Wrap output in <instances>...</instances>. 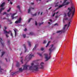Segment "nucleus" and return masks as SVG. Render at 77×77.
Listing matches in <instances>:
<instances>
[{"label":"nucleus","mask_w":77,"mask_h":77,"mask_svg":"<svg viewBox=\"0 0 77 77\" xmlns=\"http://www.w3.org/2000/svg\"><path fill=\"white\" fill-rule=\"evenodd\" d=\"M0 42L1 44L2 45L3 47V46H4V42H3V40H2V38H0Z\"/></svg>","instance_id":"f8f14e48"},{"label":"nucleus","mask_w":77,"mask_h":77,"mask_svg":"<svg viewBox=\"0 0 77 77\" xmlns=\"http://www.w3.org/2000/svg\"><path fill=\"white\" fill-rule=\"evenodd\" d=\"M32 20V18H30L29 19V20H28V23H30V20Z\"/></svg>","instance_id":"2f4dec72"},{"label":"nucleus","mask_w":77,"mask_h":77,"mask_svg":"<svg viewBox=\"0 0 77 77\" xmlns=\"http://www.w3.org/2000/svg\"><path fill=\"white\" fill-rule=\"evenodd\" d=\"M34 65V63H31V65L32 66H33V65Z\"/></svg>","instance_id":"09e8293b"},{"label":"nucleus","mask_w":77,"mask_h":77,"mask_svg":"<svg viewBox=\"0 0 77 77\" xmlns=\"http://www.w3.org/2000/svg\"><path fill=\"white\" fill-rule=\"evenodd\" d=\"M21 17L19 18V20L17 21H16L15 22V23L18 24V23H21Z\"/></svg>","instance_id":"1a4fd4ad"},{"label":"nucleus","mask_w":77,"mask_h":77,"mask_svg":"<svg viewBox=\"0 0 77 77\" xmlns=\"http://www.w3.org/2000/svg\"><path fill=\"white\" fill-rule=\"evenodd\" d=\"M23 37L24 38H26V34H23Z\"/></svg>","instance_id":"473e14b6"},{"label":"nucleus","mask_w":77,"mask_h":77,"mask_svg":"<svg viewBox=\"0 0 77 77\" xmlns=\"http://www.w3.org/2000/svg\"><path fill=\"white\" fill-rule=\"evenodd\" d=\"M51 9V7H50V8H49V10H50V9Z\"/></svg>","instance_id":"680f3d73"},{"label":"nucleus","mask_w":77,"mask_h":77,"mask_svg":"<svg viewBox=\"0 0 77 77\" xmlns=\"http://www.w3.org/2000/svg\"><path fill=\"white\" fill-rule=\"evenodd\" d=\"M36 13H35V14H33V16H36Z\"/></svg>","instance_id":"79ce46f5"},{"label":"nucleus","mask_w":77,"mask_h":77,"mask_svg":"<svg viewBox=\"0 0 77 77\" xmlns=\"http://www.w3.org/2000/svg\"><path fill=\"white\" fill-rule=\"evenodd\" d=\"M11 8H10L9 9L7 10V12H10V11H11Z\"/></svg>","instance_id":"7c9ffc66"},{"label":"nucleus","mask_w":77,"mask_h":77,"mask_svg":"<svg viewBox=\"0 0 77 77\" xmlns=\"http://www.w3.org/2000/svg\"><path fill=\"white\" fill-rule=\"evenodd\" d=\"M37 47V45H35V46L34 47V48L32 49V51H34L36 48Z\"/></svg>","instance_id":"6ab92c4d"},{"label":"nucleus","mask_w":77,"mask_h":77,"mask_svg":"<svg viewBox=\"0 0 77 77\" xmlns=\"http://www.w3.org/2000/svg\"><path fill=\"white\" fill-rule=\"evenodd\" d=\"M2 56H1V57H2V56H3V55H4V54H5V52H2Z\"/></svg>","instance_id":"c85d7f7f"},{"label":"nucleus","mask_w":77,"mask_h":77,"mask_svg":"<svg viewBox=\"0 0 77 77\" xmlns=\"http://www.w3.org/2000/svg\"><path fill=\"white\" fill-rule=\"evenodd\" d=\"M27 29L25 28V29H24V31H25V32H26V31H27Z\"/></svg>","instance_id":"c03bdc74"},{"label":"nucleus","mask_w":77,"mask_h":77,"mask_svg":"<svg viewBox=\"0 0 77 77\" xmlns=\"http://www.w3.org/2000/svg\"><path fill=\"white\" fill-rule=\"evenodd\" d=\"M17 8L18 9H19V10L20 11V12L21 11V10H20V5H18L17 7Z\"/></svg>","instance_id":"412c9836"},{"label":"nucleus","mask_w":77,"mask_h":77,"mask_svg":"<svg viewBox=\"0 0 77 77\" xmlns=\"http://www.w3.org/2000/svg\"><path fill=\"white\" fill-rule=\"evenodd\" d=\"M6 36L7 38H8V35H7V34H6Z\"/></svg>","instance_id":"a18cd8bd"},{"label":"nucleus","mask_w":77,"mask_h":77,"mask_svg":"<svg viewBox=\"0 0 77 77\" xmlns=\"http://www.w3.org/2000/svg\"><path fill=\"white\" fill-rule=\"evenodd\" d=\"M10 4H11V5H12L13 3H12V2H10Z\"/></svg>","instance_id":"3c124183"},{"label":"nucleus","mask_w":77,"mask_h":77,"mask_svg":"<svg viewBox=\"0 0 77 77\" xmlns=\"http://www.w3.org/2000/svg\"><path fill=\"white\" fill-rule=\"evenodd\" d=\"M6 19V17H4L3 18V20H5V19Z\"/></svg>","instance_id":"e2e57ef3"},{"label":"nucleus","mask_w":77,"mask_h":77,"mask_svg":"<svg viewBox=\"0 0 77 77\" xmlns=\"http://www.w3.org/2000/svg\"><path fill=\"white\" fill-rule=\"evenodd\" d=\"M28 43L29 46V47H30V46H31V42H28Z\"/></svg>","instance_id":"4be33fe9"},{"label":"nucleus","mask_w":77,"mask_h":77,"mask_svg":"<svg viewBox=\"0 0 77 77\" xmlns=\"http://www.w3.org/2000/svg\"><path fill=\"white\" fill-rule=\"evenodd\" d=\"M23 59H22L20 61L22 63H23Z\"/></svg>","instance_id":"f704fd0d"},{"label":"nucleus","mask_w":77,"mask_h":77,"mask_svg":"<svg viewBox=\"0 0 77 77\" xmlns=\"http://www.w3.org/2000/svg\"><path fill=\"white\" fill-rule=\"evenodd\" d=\"M0 28H1V29L2 28V26L1 25H0Z\"/></svg>","instance_id":"4d7b16f0"},{"label":"nucleus","mask_w":77,"mask_h":77,"mask_svg":"<svg viewBox=\"0 0 77 77\" xmlns=\"http://www.w3.org/2000/svg\"><path fill=\"white\" fill-rule=\"evenodd\" d=\"M49 43H50V41H49L48 42V43L47 45L46 46V47H48V46L49 45Z\"/></svg>","instance_id":"b1692460"},{"label":"nucleus","mask_w":77,"mask_h":77,"mask_svg":"<svg viewBox=\"0 0 77 77\" xmlns=\"http://www.w3.org/2000/svg\"><path fill=\"white\" fill-rule=\"evenodd\" d=\"M40 14V12H38V15H39Z\"/></svg>","instance_id":"338daca9"},{"label":"nucleus","mask_w":77,"mask_h":77,"mask_svg":"<svg viewBox=\"0 0 77 77\" xmlns=\"http://www.w3.org/2000/svg\"><path fill=\"white\" fill-rule=\"evenodd\" d=\"M22 53H23L21 52V53L20 54V55H21V54H22Z\"/></svg>","instance_id":"bf43d9fd"},{"label":"nucleus","mask_w":77,"mask_h":77,"mask_svg":"<svg viewBox=\"0 0 77 77\" xmlns=\"http://www.w3.org/2000/svg\"><path fill=\"white\" fill-rule=\"evenodd\" d=\"M29 66L27 65H24L23 66V70L24 69L25 70H27V68Z\"/></svg>","instance_id":"9b49d317"},{"label":"nucleus","mask_w":77,"mask_h":77,"mask_svg":"<svg viewBox=\"0 0 77 77\" xmlns=\"http://www.w3.org/2000/svg\"><path fill=\"white\" fill-rule=\"evenodd\" d=\"M68 19V17H67L66 18H64V20H67Z\"/></svg>","instance_id":"c9c22d12"},{"label":"nucleus","mask_w":77,"mask_h":77,"mask_svg":"<svg viewBox=\"0 0 77 77\" xmlns=\"http://www.w3.org/2000/svg\"><path fill=\"white\" fill-rule=\"evenodd\" d=\"M69 22L68 24V26H67V28H68L70 26V24H71V19H69Z\"/></svg>","instance_id":"ddd939ff"},{"label":"nucleus","mask_w":77,"mask_h":77,"mask_svg":"<svg viewBox=\"0 0 77 77\" xmlns=\"http://www.w3.org/2000/svg\"><path fill=\"white\" fill-rule=\"evenodd\" d=\"M16 14H17V13L11 15V18H12V19L13 20L14 19H16V18L18 17V16H16L15 17H14V15H16Z\"/></svg>","instance_id":"9d476101"},{"label":"nucleus","mask_w":77,"mask_h":77,"mask_svg":"<svg viewBox=\"0 0 77 77\" xmlns=\"http://www.w3.org/2000/svg\"><path fill=\"white\" fill-rule=\"evenodd\" d=\"M58 17V16H55V18H57Z\"/></svg>","instance_id":"69168bd1"},{"label":"nucleus","mask_w":77,"mask_h":77,"mask_svg":"<svg viewBox=\"0 0 77 77\" xmlns=\"http://www.w3.org/2000/svg\"><path fill=\"white\" fill-rule=\"evenodd\" d=\"M57 23H55L54 25V26H56V25H57Z\"/></svg>","instance_id":"13d9d810"},{"label":"nucleus","mask_w":77,"mask_h":77,"mask_svg":"<svg viewBox=\"0 0 77 77\" xmlns=\"http://www.w3.org/2000/svg\"><path fill=\"white\" fill-rule=\"evenodd\" d=\"M8 2H9V1H10V0H7Z\"/></svg>","instance_id":"774afa93"},{"label":"nucleus","mask_w":77,"mask_h":77,"mask_svg":"<svg viewBox=\"0 0 77 77\" xmlns=\"http://www.w3.org/2000/svg\"><path fill=\"white\" fill-rule=\"evenodd\" d=\"M4 33H11V36H12V38H13V35L12 33V32L10 30L8 32L7 31L4 30Z\"/></svg>","instance_id":"6e6552de"},{"label":"nucleus","mask_w":77,"mask_h":77,"mask_svg":"<svg viewBox=\"0 0 77 77\" xmlns=\"http://www.w3.org/2000/svg\"><path fill=\"white\" fill-rule=\"evenodd\" d=\"M41 67H39V65H34L33 67L32 66L29 67V69L30 70H34L35 71H38L39 69H44V63H41L40 64Z\"/></svg>","instance_id":"f257e3e1"},{"label":"nucleus","mask_w":77,"mask_h":77,"mask_svg":"<svg viewBox=\"0 0 77 77\" xmlns=\"http://www.w3.org/2000/svg\"><path fill=\"white\" fill-rule=\"evenodd\" d=\"M59 12L57 11L56 13V14H58Z\"/></svg>","instance_id":"6e6d98bb"},{"label":"nucleus","mask_w":77,"mask_h":77,"mask_svg":"<svg viewBox=\"0 0 77 77\" xmlns=\"http://www.w3.org/2000/svg\"><path fill=\"white\" fill-rule=\"evenodd\" d=\"M4 28H5V29H7V27H6V26H5Z\"/></svg>","instance_id":"de8ad7c7"},{"label":"nucleus","mask_w":77,"mask_h":77,"mask_svg":"<svg viewBox=\"0 0 77 77\" xmlns=\"http://www.w3.org/2000/svg\"><path fill=\"white\" fill-rule=\"evenodd\" d=\"M64 19L63 20V23H65V21H64Z\"/></svg>","instance_id":"864d4df0"},{"label":"nucleus","mask_w":77,"mask_h":77,"mask_svg":"<svg viewBox=\"0 0 77 77\" xmlns=\"http://www.w3.org/2000/svg\"><path fill=\"white\" fill-rule=\"evenodd\" d=\"M35 25L36 26H37V25H38V23H37V22H36V21H35Z\"/></svg>","instance_id":"ea45409f"},{"label":"nucleus","mask_w":77,"mask_h":77,"mask_svg":"<svg viewBox=\"0 0 77 77\" xmlns=\"http://www.w3.org/2000/svg\"><path fill=\"white\" fill-rule=\"evenodd\" d=\"M5 5V2H3L1 5V7H3Z\"/></svg>","instance_id":"f3484780"},{"label":"nucleus","mask_w":77,"mask_h":77,"mask_svg":"<svg viewBox=\"0 0 77 77\" xmlns=\"http://www.w3.org/2000/svg\"><path fill=\"white\" fill-rule=\"evenodd\" d=\"M31 10V8H29L28 9V13H30V11Z\"/></svg>","instance_id":"a878e982"},{"label":"nucleus","mask_w":77,"mask_h":77,"mask_svg":"<svg viewBox=\"0 0 77 77\" xmlns=\"http://www.w3.org/2000/svg\"><path fill=\"white\" fill-rule=\"evenodd\" d=\"M67 25H65L64 26L63 29V30H62V31H58L57 32V33H62V32L64 33L65 32V29L66 28V26H67Z\"/></svg>","instance_id":"39448f33"},{"label":"nucleus","mask_w":77,"mask_h":77,"mask_svg":"<svg viewBox=\"0 0 77 77\" xmlns=\"http://www.w3.org/2000/svg\"><path fill=\"white\" fill-rule=\"evenodd\" d=\"M49 21H51V22H52V20H51V19H50V20H49Z\"/></svg>","instance_id":"8fccbe9b"},{"label":"nucleus","mask_w":77,"mask_h":77,"mask_svg":"<svg viewBox=\"0 0 77 77\" xmlns=\"http://www.w3.org/2000/svg\"><path fill=\"white\" fill-rule=\"evenodd\" d=\"M64 17H66V13H65L64 14Z\"/></svg>","instance_id":"72a5a7b5"},{"label":"nucleus","mask_w":77,"mask_h":77,"mask_svg":"<svg viewBox=\"0 0 77 77\" xmlns=\"http://www.w3.org/2000/svg\"><path fill=\"white\" fill-rule=\"evenodd\" d=\"M57 6H58V5H56L55 6V7H57Z\"/></svg>","instance_id":"49530a36"},{"label":"nucleus","mask_w":77,"mask_h":77,"mask_svg":"<svg viewBox=\"0 0 77 77\" xmlns=\"http://www.w3.org/2000/svg\"><path fill=\"white\" fill-rule=\"evenodd\" d=\"M23 70H24L23 69H22V68H19V71L20 72H23Z\"/></svg>","instance_id":"dca6fc26"},{"label":"nucleus","mask_w":77,"mask_h":77,"mask_svg":"<svg viewBox=\"0 0 77 77\" xmlns=\"http://www.w3.org/2000/svg\"><path fill=\"white\" fill-rule=\"evenodd\" d=\"M5 8H2L0 9V14L1 13V12L2 11H3V10H5Z\"/></svg>","instance_id":"a211bd4d"},{"label":"nucleus","mask_w":77,"mask_h":77,"mask_svg":"<svg viewBox=\"0 0 77 77\" xmlns=\"http://www.w3.org/2000/svg\"><path fill=\"white\" fill-rule=\"evenodd\" d=\"M65 3L64 4V5H68V4H69V2H67L65 4Z\"/></svg>","instance_id":"393cba45"},{"label":"nucleus","mask_w":77,"mask_h":77,"mask_svg":"<svg viewBox=\"0 0 77 77\" xmlns=\"http://www.w3.org/2000/svg\"><path fill=\"white\" fill-rule=\"evenodd\" d=\"M15 33V37L17 35V29H13Z\"/></svg>","instance_id":"2eb2a0df"},{"label":"nucleus","mask_w":77,"mask_h":77,"mask_svg":"<svg viewBox=\"0 0 77 77\" xmlns=\"http://www.w3.org/2000/svg\"><path fill=\"white\" fill-rule=\"evenodd\" d=\"M43 44H46V41L44 40L43 42Z\"/></svg>","instance_id":"e433bc0d"},{"label":"nucleus","mask_w":77,"mask_h":77,"mask_svg":"<svg viewBox=\"0 0 77 77\" xmlns=\"http://www.w3.org/2000/svg\"><path fill=\"white\" fill-rule=\"evenodd\" d=\"M23 46L25 49V50L24 52V53H26V51H27V48H26V45L24 44L23 45Z\"/></svg>","instance_id":"4468645a"},{"label":"nucleus","mask_w":77,"mask_h":77,"mask_svg":"<svg viewBox=\"0 0 77 77\" xmlns=\"http://www.w3.org/2000/svg\"><path fill=\"white\" fill-rule=\"evenodd\" d=\"M7 43L8 45H10V40H8L7 41Z\"/></svg>","instance_id":"cd10ccee"},{"label":"nucleus","mask_w":77,"mask_h":77,"mask_svg":"<svg viewBox=\"0 0 77 77\" xmlns=\"http://www.w3.org/2000/svg\"><path fill=\"white\" fill-rule=\"evenodd\" d=\"M38 54V55H39V56H40L41 57H42V54H40V53H37Z\"/></svg>","instance_id":"bb28decb"},{"label":"nucleus","mask_w":77,"mask_h":77,"mask_svg":"<svg viewBox=\"0 0 77 77\" xmlns=\"http://www.w3.org/2000/svg\"><path fill=\"white\" fill-rule=\"evenodd\" d=\"M31 8V9H35V8Z\"/></svg>","instance_id":"5fc2aeb1"},{"label":"nucleus","mask_w":77,"mask_h":77,"mask_svg":"<svg viewBox=\"0 0 77 77\" xmlns=\"http://www.w3.org/2000/svg\"><path fill=\"white\" fill-rule=\"evenodd\" d=\"M4 70V69L1 68V66H0V72L1 73H2V70Z\"/></svg>","instance_id":"aec40b11"},{"label":"nucleus","mask_w":77,"mask_h":77,"mask_svg":"<svg viewBox=\"0 0 77 77\" xmlns=\"http://www.w3.org/2000/svg\"><path fill=\"white\" fill-rule=\"evenodd\" d=\"M51 23L50 22H48V24H51Z\"/></svg>","instance_id":"0e129e2a"},{"label":"nucleus","mask_w":77,"mask_h":77,"mask_svg":"<svg viewBox=\"0 0 77 77\" xmlns=\"http://www.w3.org/2000/svg\"><path fill=\"white\" fill-rule=\"evenodd\" d=\"M7 14V13H6V12H4L3 13V15H5V14Z\"/></svg>","instance_id":"4c0bfd02"},{"label":"nucleus","mask_w":77,"mask_h":77,"mask_svg":"<svg viewBox=\"0 0 77 77\" xmlns=\"http://www.w3.org/2000/svg\"><path fill=\"white\" fill-rule=\"evenodd\" d=\"M44 55L45 56V59L46 60H45V61H48V60L50 59V57H48V55L47 54H45Z\"/></svg>","instance_id":"423d86ee"},{"label":"nucleus","mask_w":77,"mask_h":77,"mask_svg":"<svg viewBox=\"0 0 77 77\" xmlns=\"http://www.w3.org/2000/svg\"><path fill=\"white\" fill-rule=\"evenodd\" d=\"M5 60H6V62H8V60H7V59L5 58Z\"/></svg>","instance_id":"052dcab7"},{"label":"nucleus","mask_w":77,"mask_h":77,"mask_svg":"<svg viewBox=\"0 0 77 77\" xmlns=\"http://www.w3.org/2000/svg\"><path fill=\"white\" fill-rule=\"evenodd\" d=\"M32 57H34V55H32V54H28L26 57L25 60H27V59L30 60V59L32 58Z\"/></svg>","instance_id":"7ed1b4c3"},{"label":"nucleus","mask_w":77,"mask_h":77,"mask_svg":"<svg viewBox=\"0 0 77 77\" xmlns=\"http://www.w3.org/2000/svg\"><path fill=\"white\" fill-rule=\"evenodd\" d=\"M56 14V13H54L52 15V17H54V15H55V14Z\"/></svg>","instance_id":"37998d69"},{"label":"nucleus","mask_w":77,"mask_h":77,"mask_svg":"<svg viewBox=\"0 0 77 77\" xmlns=\"http://www.w3.org/2000/svg\"><path fill=\"white\" fill-rule=\"evenodd\" d=\"M68 10H69V11L67 13V15L68 17H69L71 14H72V17L74 16V13L75 12V8L74 7H71V8H68Z\"/></svg>","instance_id":"f03ea898"},{"label":"nucleus","mask_w":77,"mask_h":77,"mask_svg":"<svg viewBox=\"0 0 77 77\" xmlns=\"http://www.w3.org/2000/svg\"><path fill=\"white\" fill-rule=\"evenodd\" d=\"M53 45H51V48H50L49 49V50L50 51L49 52V55L50 56L51 54V52L53 51V50H54L55 49V48H53L54 47Z\"/></svg>","instance_id":"20e7f679"},{"label":"nucleus","mask_w":77,"mask_h":77,"mask_svg":"<svg viewBox=\"0 0 77 77\" xmlns=\"http://www.w3.org/2000/svg\"><path fill=\"white\" fill-rule=\"evenodd\" d=\"M16 66L17 67H18V66H20V64H19V62H17V64H16Z\"/></svg>","instance_id":"5701e85b"},{"label":"nucleus","mask_w":77,"mask_h":77,"mask_svg":"<svg viewBox=\"0 0 77 77\" xmlns=\"http://www.w3.org/2000/svg\"><path fill=\"white\" fill-rule=\"evenodd\" d=\"M43 23H44V22H42V23H39V26H41V24H43Z\"/></svg>","instance_id":"58836bf2"},{"label":"nucleus","mask_w":77,"mask_h":77,"mask_svg":"<svg viewBox=\"0 0 77 77\" xmlns=\"http://www.w3.org/2000/svg\"><path fill=\"white\" fill-rule=\"evenodd\" d=\"M67 0H64V2L63 3V4L62 5L59 6L58 8H57L56 9V10H57V9H58L59 8H62V7H63V6H64L65 5H64V4H65V3H66V1H67Z\"/></svg>","instance_id":"0eeeda50"},{"label":"nucleus","mask_w":77,"mask_h":77,"mask_svg":"<svg viewBox=\"0 0 77 77\" xmlns=\"http://www.w3.org/2000/svg\"><path fill=\"white\" fill-rule=\"evenodd\" d=\"M44 48H41V51H43V50H44Z\"/></svg>","instance_id":"a19ab883"},{"label":"nucleus","mask_w":77,"mask_h":77,"mask_svg":"<svg viewBox=\"0 0 77 77\" xmlns=\"http://www.w3.org/2000/svg\"><path fill=\"white\" fill-rule=\"evenodd\" d=\"M34 34V33L33 32H30L29 33V35H33Z\"/></svg>","instance_id":"c756f323"},{"label":"nucleus","mask_w":77,"mask_h":77,"mask_svg":"<svg viewBox=\"0 0 77 77\" xmlns=\"http://www.w3.org/2000/svg\"><path fill=\"white\" fill-rule=\"evenodd\" d=\"M31 5H34V3L32 2L31 3Z\"/></svg>","instance_id":"603ef678"}]
</instances>
